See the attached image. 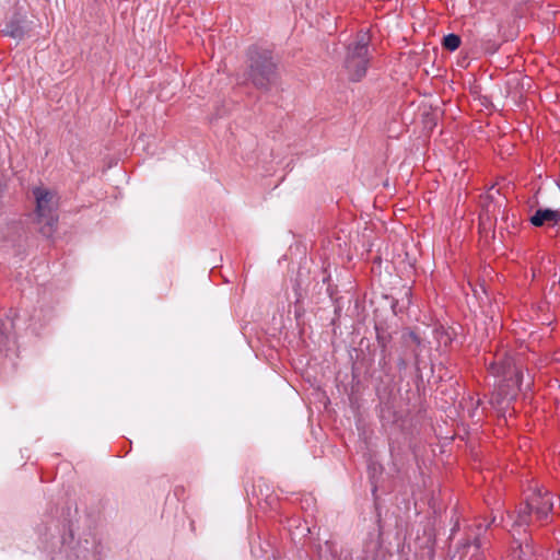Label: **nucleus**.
<instances>
[{
	"label": "nucleus",
	"instance_id": "obj_14",
	"mask_svg": "<svg viewBox=\"0 0 560 560\" xmlns=\"http://www.w3.org/2000/svg\"><path fill=\"white\" fill-rule=\"evenodd\" d=\"M338 557L336 545L332 541L326 540L324 545L318 546L319 560H329Z\"/></svg>",
	"mask_w": 560,
	"mask_h": 560
},
{
	"label": "nucleus",
	"instance_id": "obj_10",
	"mask_svg": "<svg viewBox=\"0 0 560 560\" xmlns=\"http://www.w3.org/2000/svg\"><path fill=\"white\" fill-rule=\"evenodd\" d=\"M15 343L12 335V325L0 319V353L10 350Z\"/></svg>",
	"mask_w": 560,
	"mask_h": 560
},
{
	"label": "nucleus",
	"instance_id": "obj_21",
	"mask_svg": "<svg viewBox=\"0 0 560 560\" xmlns=\"http://www.w3.org/2000/svg\"><path fill=\"white\" fill-rule=\"evenodd\" d=\"M557 555L560 557V540L557 542Z\"/></svg>",
	"mask_w": 560,
	"mask_h": 560
},
{
	"label": "nucleus",
	"instance_id": "obj_20",
	"mask_svg": "<svg viewBox=\"0 0 560 560\" xmlns=\"http://www.w3.org/2000/svg\"><path fill=\"white\" fill-rule=\"evenodd\" d=\"M557 288L560 289V282L558 283V285L556 283L551 285L550 293L555 291Z\"/></svg>",
	"mask_w": 560,
	"mask_h": 560
},
{
	"label": "nucleus",
	"instance_id": "obj_8",
	"mask_svg": "<svg viewBox=\"0 0 560 560\" xmlns=\"http://www.w3.org/2000/svg\"><path fill=\"white\" fill-rule=\"evenodd\" d=\"M534 226L560 228V211L549 208H539L529 219Z\"/></svg>",
	"mask_w": 560,
	"mask_h": 560
},
{
	"label": "nucleus",
	"instance_id": "obj_6",
	"mask_svg": "<svg viewBox=\"0 0 560 560\" xmlns=\"http://www.w3.org/2000/svg\"><path fill=\"white\" fill-rule=\"evenodd\" d=\"M489 371L492 375L501 377L508 386L520 387L523 380V372L516 365L513 358L504 355L498 361H493L489 364Z\"/></svg>",
	"mask_w": 560,
	"mask_h": 560
},
{
	"label": "nucleus",
	"instance_id": "obj_11",
	"mask_svg": "<svg viewBox=\"0 0 560 560\" xmlns=\"http://www.w3.org/2000/svg\"><path fill=\"white\" fill-rule=\"evenodd\" d=\"M252 556L256 559L271 560L276 559L277 556L275 553L273 547L270 545L268 540L261 541L259 539L258 546L254 545L252 547Z\"/></svg>",
	"mask_w": 560,
	"mask_h": 560
},
{
	"label": "nucleus",
	"instance_id": "obj_1",
	"mask_svg": "<svg viewBox=\"0 0 560 560\" xmlns=\"http://www.w3.org/2000/svg\"><path fill=\"white\" fill-rule=\"evenodd\" d=\"M370 35L365 31L358 32L354 40L348 44L343 59V68L349 80L353 82L361 81L368 71L370 63Z\"/></svg>",
	"mask_w": 560,
	"mask_h": 560
},
{
	"label": "nucleus",
	"instance_id": "obj_18",
	"mask_svg": "<svg viewBox=\"0 0 560 560\" xmlns=\"http://www.w3.org/2000/svg\"><path fill=\"white\" fill-rule=\"evenodd\" d=\"M397 366L400 371L406 370L407 361L404 358H399L397 361Z\"/></svg>",
	"mask_w": 560,
	"mask_h": 560
},
{
	"label": "nucleus",
	"instance_id": "obj_15",
	"mask_svg": "<svg viewBox=\"0 0 560 560\" xmlns=\"http://www.w3.org/2000/svg\"><path fill=\"white\" fill-rule=\"evenodd\" d=\"M460 43V37L454 33H451L444 36L442 46L450 51H454L459 47Z\"/></svg>",
	"mask_w": 560,
	"mask_h": 560
},
{
	"label": "nucleus",
	"instance_id": "obj_22",
	"mask_svg": "<svg viewBox=\"0 0 560 560\" xmlns=\"http://www.w3.org/2000/svg\"><path fill=\"white\" fill-rule=\"evenodd\" d=\"M447 341H451V337L447 336V339L445 340V345L447 343Z\"/></svg>",
	"mask_w": 560,
	"mask_h": 560
},
{
	"label": "nucleus",
	"instance_id": "obj_5",
	"mask_svg": "<svg viewBox=\"0 0 560 560\" xmlns=\"http://www.w3.org/2000/svg\"><path fill=\"white\" fill-rule=\"evenodd\" d=\"M490 523L486 525L482 523L477 524L468 537L457 544L452 559L458 558V560H464L469 558V560H472L485 557L483 550L487 548L488 541L482 538V535L487 532Z\"/></svg>",
	"mask_w": 560,
	"mask_h": 560
},
{
	"label": "nucleus",
	"instance_id": "obj_3",
	"mask_svg": "<svg viewBox=\"0 0 560 560\" xmlns=\"http://www.w3.org/2000/svg\"><path fill=\"white\" fill-rule=\"evenodd\" d=\"M32 192L36 201L35 213L37 222L40 224L39 231L44 236L50 237L58 223L57 196L45 187H35Z\"/></svg>",
	"mask_w": 560,
	"mask_h": 560
},
{
	"label": "nucleus",
	"instance_id": "obj_16",
	"mask_svg": "<svg viewBox=\"0 0 560 560\" xmlns=\"http://www.w3.org/2000/svg\"><path fill=\"white\" fill-rule=\"evenodd\" d=\"M376 338H377V342L380 343V346L383 348V351H384L387 346L389 336L380 331V329L376 327Z\"/></svg>",
	"mask_w": 560,
	"mask_h": 560
},
{
	"label": "nucleus",
	"instance_id": "obj_2",
	"mask_svg": "<svg viewBox=\"0 0 560 560\" xmlns=\"http://www.w3.org/2000/svg\"><path fill=\"white\" fill-rule=\"evenodd\" d=\"M249 79L260 90H269L277 80V65L268 49L253 46L248 50Z\"/></svg>",
	"mask_w": 560,
	"mask_h": 560
},
{
	"label": "nucleus",
	"instance_id": "obj_13",
	"mask_svg": "<svg viewBox=\"0 0 560 560\" xmlns=\"http://www.w3.org/2000/svg\"><path fill=\"white\" fill-rule=\"evenodd\" d=\"M494 187L492 186L489 191L481 197V207L485 212L490 217L495 218L499 212L500 205L494 201Z\"/></svg>",
	"mask_w": 560,
	"mask_h": 560
},
{
	"label": "nucleus",
	"instance_id": "obj_19",
	"mask_svg": "<svg viewBox=\"0 0 560 560\" xmlns=\"http://www.w3.org/2000/svg\"><path fill=\"white\" fill-rule=\"evenodd\" d=\"M415 365H416L417 371H420V361H419L418 355H416Z\"/></svg>",
	"mask_w": 560,
	"mask_h": 560
},
{
	"label": "nucleus",
	"instance_id": "obj_17",
	"mask_svg": "<svg viewBox=\"0 0 560 560\" xmlns=\"http://www.w3.org/2000/svg\"><path fill=\"white\" fill-rule=\"evenodd\" d=\"M408 337L412 340V342H415L417 346H419L421 343V339L420 337L413 332V331H409L408 334Z\"/></svg>",
	"mask_w": 560,
	"mask_h": 560
},
{
	"label": "nucleus",
	"instance_id": "obj_9",
	"mask_svg": "<svg viewBox=\"0 0 560 560\" xmlns=\"http://www.w3.org/2000/svg\"><path fill=\"white\" fill-rule=\"evenodd\" d=\"M514 545L515 546L512 547V555H511L513 560H526V559L538 556L536 553L534 546L528 541H525L523 544L518 540H515Z\"/></svg>",
	"mask_w": 560,
	"mask_h": 560
},
{
	"label": "nucleus",
	"instance_id": "obj_7",
	"mask_svg": "<svg viewBox=\"0 0 560 560\" xmlns=\"http://www.w3.org/2000/svg\"><path fill=\"white\" fill-rule=\"evenodd\" d=\"M32 31L33 22L30 21L25 14L14 12L5 22L4 27L1 30V34L21 42L25 37L30 36Z\"/></svg>",
	"mask_w": 560,
	"mask_h": 560
},
{
	"label": "nucleus",
	"instance_id": "obj_4",
	"mask_svg": "<svg viewBox=\"0 0 560 560\" xmlns=\"http://www.w3.org/2000/svg\"><path fill=\"white\" fill-rule=\"evenodd\" d=\"M552 508L553 503L549 492H542L541 489H537L517 510L513 526H529L532 523L533 514L535 515L536 521L542 524L544 522L548 521Z\"/></svg>",
	"mask_w": 560,
	"mask_h": 560
},
{
	"label": "nucleus",
	"instance_id": "obj_12",
	"mask_svg": "<svg viewBox=\"0 0 560 560\" xmlns=\"http://www.w3.org/2000/svg\"><path fill=\"white\" fill-rule=\"evenodd\" d=\"M494 187L492 186L489 191L481 197V207L485 212L490 217L495 218L499 212L500 205L494 201Z\"/></svg>",
	"mask_w": 560,
	"mask_h": 560
}]
</instances>
